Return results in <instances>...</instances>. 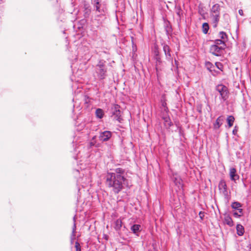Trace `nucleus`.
I'll return each instance as SVG.
<instances>
[{
  "mask_svg": "<svg viewBox=\"0 0 251 251\" xmlns=\"http://www.w3.org/2000/svg\"><path fill=\"white\" fill-rule=\"evenodd\" d=\"M205 65L207 67V68L210 71L212 70L210 69L212 66H213L212 64L210 62H206Z\"/></svg>",
  "mask_w": 251,
  "mask_h": 251,
  "instance_id": "35",
  "label": "nucleus"
},
{
  "mask_svg": "<svg viewBox=\"0 0 251 251\" xmlns=\"http://www.w3.org/2000/svg\"><path fill=\"white\" fill-rule=\"evenodd\" d=\"M105 63V61L100 60L95 67V72L97 76L100 79H103L106 76L107 69Z\"/></svg>",
  "mask_w": 251,
  "mask_h": 251,
  "instance_id": "3",
  "label": "nucleus"
},
{
  "mask_svg": "<svg viewBox=\"0 0 251 251\" xmlns=\"http://www.w3.org/2000/svg\"><path fill=\"white\" fill-rule=\"evenodd\" d=\"M231 206L233 209L238 210V209H241L242 205L239 202L234 201L231 203Z\"/></svg>",
  "mask_w": 251,
  "mask_h": 251,
  "instance_id": "26",
  "label": "nucleus"
},
{
  "mask_svg": "<svg viewBox=\"0 0 251 251\" xmlns=\"http://www.w3.org/2000/svg\"><path fill=\"white\" fill-rule=\"evenodd\" d=\"M156 54H159V52H158V51H157V50H156V51L155 50V56H156Z\"/></svg>",
  "mask_w": 251,
  "mask_h": 251,
  "instance_id": "41",
  "label": "nucleus"
},
{
  "mask_svg": "<svg viewBox=\"0 0 251 251\" xmlns=\"http://www.w3.org/2000/svg\"><path fill=\"white\" fill-rule=\"evenodd\" d=\"M219 189L221 193L225 197H227L228 193L227 189V186L225 180H221L219 184Z\"/></svg>",
  "mask_w": 251,
  "mask_h": 251,
  "instance_id": "11",
  "label": "nucleus"
},
{
  "mask_svg": "<svg viewBox=\"0 0 251 251\" xmlns=\"http://www.w3.org/2000/svg\"><path fill=\"white\" fill-rule=\"evenodd\" d=\"M234 118L232 116H229L227 118V122L229 127H231L234 121Z\"/></svg>",
  "mask_w": 251,
  "mask_h": 251,
  "instance_id": "28",
  "label": "nucleus"
},
{
  "mask_svg": "<svg viewBox=\"0 0 251 251\" xmlns=\"http://www.w3.org/2000/svg\"><path fill=\"white\" fill-rule=\"evenodd\" d=\"M216 91L220 94V99L222 102L225 101L228 97L227 88L222 84L218 85L216 87Z\"/></svg>",
  "mask_w": 251,
  "mask_h": 251,
  "instance_id": "6",
  "label": "nucleus"
},
{
  "mask_svg": "<svg viewBox=\"0 0 251 251\" xmlns=\"http://www.w3.org/2000/svg\"><path fill=\"white\" fill-rule=\"evenodd\" d=\"M161 103V110H164V112H169V109L167 106L166 102H162Z\"/></svg>",
  "mask_w": 251,
  "mask_h": 251,
  "instance_id": "32",
  "label": "nucleus"
},
{
  "mask_svg": "<svg viewBox=\"0 0 251 251\" xmlns=\"http://www.w3.org/2000/svg\"><path fill=\"white\" fill-rule=\"evenodd\" d=\"M244 186L245 187H246V184H245V183H244Z\"/></svg>",
  "mask_w": 251,
  "mask_h": 251,
  "instance_id": "42",
  "label": "nucleus"
},
{
  "mask_svg": "<svg viewBox=\"0 0 251 251\" xmlns=\"http://www.w3.org/2000/svg\"><path fill=\"white\" fill-rule=\"evenodd\" d=\"M224 222L225 224L229 226H233V222L231 217L228 215L226 214L225 215Z\"/></svg>",
  "mask_w": 251,
  "mask_h": 251,
  "instance_id": "17",
  "label": "nucleus"
},
{
  "mask_svg": "<svg viewBox=\"0 0 251 251\" xmlns=\"http://www.w3.org/2000/svg\"><path fill=\"white\" fill-rule=\"evenodd\" d=\"M2 1V0H0V1Z\"/></svg>",
  "mask_w": 251,
  "mask_h": 251,
  "instance_id": "43",
  "label": "nucleus"
},
{
  "mask_svg": "<svg viewBox=\"0 0 251 251\" xmlns=\"http://www.w3.org/2000/svg\"><path fill=\"white\" fill-rule=\"evenodd\" d=\"M166 95L165 94L162 95L161 99V102H166Z\"/></svg>",
  "mask_w": 251,
  "mask_h": 251,
  "instance_id": "37",
  "label": "nucleus"
},
{
  "mask_svg": "<svg viewBox=\"0 0 251 251\" xmlns=\"http://www.w3.org/2000/svg\"><path fill=\"white\" fill-rule=\"evenodd\" d=\"M243 215V209H238V212H235L233 213V215L234 217L237 218H239L241 217Z\"/></svg>",
  "mask_w": 251,
  "mask_h": 251,
  "instance_id": "31",
  "label": "nucleus"
},
{
  "mask_svg": "<svg viewBox=\"0 0 251 251\" xmlns=\"http://www.w3.org/2000/svg\"><path fill=\"white\" fill-rule=\"evenodd\" d=\"M141 226L137 224L133 225L131 227V230L135 234L137 235V233L140 231Z\"/></svg>",
  "mask_w": 251,
  "mask_h": 251,
  "instance_id": "24",
  "label": "nucleus"
},
{
  "mask_svg": "<svg viewBox=\"0 0 251 251\" xmlns=\"http://www.w3.org/2000/svg\"><path fill=\"white\" fill-rule=\"evenodd\" d=\"M75 248L76 251H81L80 246L78 242L75 243Z\"/></svg>",
  "mask_w": 251,
  "mask_h": 251,
  "instance_id": "34",
  "label": "nucleus"
},
{
  "mask_svg": "<svg viewBox=\"0 0 251 251\" xmlns=\"http://www.w3.org/2000/svg\"><path fill=\"white\" fill-rule=\"evenodd\" d=\"M238 13L241 16H243V11L242 9L239 10Z\"/></svg>",
  "mask_w": 251,
  "mask_h": 251,
  "instance_id": "38",
  "label": "nucleus"
},
{
  "mask_svg": "<svg viewBox=\"0 0 251 251\" xmlns=\"http://www.w3.org/2000/svg\"><path fill=\"white\" fill-rule=\"evenodd\" d=\"M95 13H107L106 4L102 0H92Z\"/></svg>",
  "mask_w": 251,
  "mask_h": 251,
  "instance_id": "4",
  "label": "nucleus"
},
{
  "mask_svg": "<svg viewBox=\"0 0 251 251\" xmlns=\"http://www.w3.org/2000/svg\"><path fill=\"white\" fill-rule=\"evenodd\" d=\"M161 117L163 119V117L165 116H169L168 112H164V110H161Z\"/></svg>",
  "mask_w": 251,
  "mask_h": 251,
  "instance_id": "36",
  "label": "nucleus"
},
{
  "mask_svg": "<svg viewBox=\"0 0 251 251\" xmlns=\"http://www.w3.org/2000/svg\"><path fill=\"white\" fill-rule=\"evenodd\" d=\"M214 45H216L217 46L222 47L223 49H225L226 47V44L225 42H224V41H223L221 39H217L215 40L214 41Z\"/></svg>",
  "mask_w": 251,
  "mask_h": 251,
  "instance_id": "21",
  "label": "nucleus"
},
{
  "mask_svg": "<svg viewBox=\"0 0 251 251\" xmlns=\"http://www.w3.org/2000/svg\"><path fill=\"white\" fill-rule=\"evenodd\" d=\"M177 15L180 16V9H179L178 11L176 12Z\"/></svg>",
  "mask_w": 251,
  "mask_h": 251,
  "instance_id": "40",
  "label": "nucleus"
},
{
  "mask_svg": "<svg viewBox=\"0 0 251 251\" xmlns=\"http://www.w3.org/2000/svg\"><path fill=\"white\" fill-rule=\"evenodd\" d=\"M91 13V8L90 6L85 4L84 5V16L85 18H88Z\"/></svg>",
  "mask_w": 251,
  "mask_h": 251,
  "instance_id": "20",
  "label": "nucleus"
},
{
  "mask_svg": "<svg viewBox=\"0 0 251 251\" xmlns=\"http://www.w3.org/2000/svg\"><path fill=\"white\" fill-rule=\"evenodd\" d=\"M220 5L219 4H214L210 10V17L212 19L214 27L217 26L220 19Z\"/></svg>",
  "mask_w": 251,
  "mask_h": 251,
  "instance_id": "2",
  "label": "nucleus"
},
{
  "mask_svg": "<svg viewBox=\"0 0 251 251\" xmlns=\"http://www.w3.org/2000/svg\"><path fill=\"white\" fill-rule=\"evenodd\" d=\"M106 13H95L94 15L91 18L92 23L97 27L102 25L104 21L106 19Z\"/></svg>",
  "mask_w": 251,
  "mask_h": 251,
  "instance_id": "5",
  "label": "nucleus"
},
{
  "mask_svg": "<svg viewBox=\"0 0 251 251\" xmlns=\"http://www.w3.org/2000/svg\"><path fill=\"white\" fill-rule=\"evenodd\" d=\"M250 251H251V249L250 250Z\"/></svg>",
  "mask_w": 251,
  "mask_h": 251,
  "instance_id": "44",
  "label": "nucleus"
},
{
  "mask_svg": "<svg viewBox=\"0 0 251 251\" xmlns=\"http://www.w3.org/2000/svg\"><path fill=\"white\" fill-rule=\"evenodd\" d=\"M199 215H200V217L202 219V216H203V213L202 212H200L199 213Z\"/></svg>",
  "mask_w": 251,
  "mask_h": 251,
  "instance_id": "39",
  "label": "nucleus"
},
{
  "mask_svg": "<svg viewBox=\"0 0 251 251\" xmlns=\"http://www.w3.org/2000/svg\"><path fill=\"white\" fill-rule=\"evenodd\" d=\"M125 173V170L121 168H116L115 170V172L113 173H108L107 174H109L110 175H118L120 176H124V174Z\"/></svg>",
  "mask_w": 251,
  "mask_h": 251,
  "instance_id": "15",
  "label": "nucleus"
},
{
  "mask_svg": "<svg viewBox=\"0 0 251 251\" xmlns=\"http://www.w3.org/2000/svg\"><path fill=\"white\" fill-rule=\"evenodd\" d=\"M164 124V126L167 127L169 128L172 126V122L169 116H165L163 117Z\"/></svg>",
  "mask_w": 251,
  "mask_h": 251,
  "instance_id": "22",
  "label": "nucleus"
},
{
  "mask_svg": "<svg viewBox=\"0 0 251 251\" xmlns=\"http://www.w3.org/2000/svg\"><path fill=\"white\" fill-rule=\"evenodd\" d=\"M127 180L125 176L117 175L106 176V185L111 189L115 194H118L124 188V185L127 183ZM128 185V184H127Z\"/></svg>",
  "mask_w": 251,
  "mask_h": 251,
  "instance_id": "1",
  "label": "nucleus"
},
{
  "mask_svg": "<svg viewBox=\"0 0 251 251\" xmlns=\"http://www.w3.org/2000/svg\"><path fill=\"white\" fill-rule=\"evenodd\" d=\"M112 136V132L110 131H104L100 133L99 139L102 142L108 141Z\"/></svg>",
  "mask_w": 251,
  "mask_h": 251,
  "instance_id": "10",
  "label": "nucleus"
},
{
  "mask_svg": "<svg viewBox=\"0 0 251 251\" xmlns=\"http://www.w3.org/2000/svg\"><path fill=\"white\" fill-rule=\"evenodd\" d=\"M73 220H74V224H73V228H72V234L71 236V244L73 243V242L75 239V230H76L75 216L74 217Z\"/></svg>",
  "mask_w": 251,
  "mask_h": 251,
  "instance_id": "16",
  "label": "nucleus"
},
{
  "mask_svg": "<svg viewBox=\"0 0 251 251\" xmlns=\"http://www.w3.org/2000/svg\"><path fill=\"white\" fill-rule=\"evenodd\" d=\"M164 27H165V29L166 34L167 35H169L170 33H171V32L172 31V28L171 24L169 21H164Z\"/></svg>",
  "mask_w": 251,
  "mask_h": 251,
  "instance_id": "19",
  "label": "nucleus"
},
{
  "mask_svg": "<svg viewBox=\"0 0 251 251\" xmlns=\"http://www.w3.org/2000/svg\"><path fill=\"white\" fill-rule=\"evenodd\" d=\"M96 136H94L93 137L91 141L89 143V147H92L96 146Z\"/></svg>",
  "mask_w": 251,
  "mask_h": 251,
  "instance_id": "33",
  "label": "nucleus"
},
{
  "mask_svg": "<svg viewBox=\"0 0 251 251\" xmlns=\"http://www.w3.org/2000/svg\"><path fill=\"white\" fill-rule=\"evenodd\" d=\"M122 226V222L121 219L117 220L115 222L114 228L116 230H119Z\"/></svg>",
  "mask_w": 251,
  "mask_h": 251,
  "instance_id": "25",
  "label": "nucleus"
},
{
  "mask_svg": "<svg viewBox=\"0 0 251 251\" xmlns=\"http://www.w3.org/2000/svg\"><path fill=\"white\" fill-rule=\"evenodd\" d=\"M162 45H163V49L165 54L166 59L171 61L172 57L170 53L171 50L169 46L165 44H162Z\"/></svg>",
  "mask_w": 251,
  "mask_h": 251,
  "instance_id": "12",
  "label": "nucleus"
},
{
  "mask_svg": "<svg viewBox=\"0 0 251 251\" xmlns=\"http://www.w3.org/2000/svg\"><path fill=\"white\" fill-rule=\"evenodd\" d=\"M155 59L156 60V72H158L161 70L160 67L162 63L160 55L158 54H156V56H155Z\"/></svg>",
  "mask_w": 251,
  "mask_h": 251,
  "instance_id": "18",
  "label": "nucleus"
},
{
  "mask_svg": "<svg viewBox=\"0 0 251 251\" xmlns=\"http://www.w3.org/2000/svg\"><path fill=\"white\" fill-rule=\"evenodd\" d=\"M224 49L222 47H219L216 45H212L210 48V52L213 54L219 56H220Z\"/></svg>",
  "mask_w": 251,
  "mask_h": 251,
  "instance_id": "9",
  "label": "nucleus"
},
{
  "mask_svg": "<svg viewBox=\"0 0 251 251\" xmlns=\"http://www.w3.org/2000/svg\"><path fill=\"white\" fill-rule=\"evenodd\" d=\"M174 182L179 189L183 187V181L179 176L176 173H173V178Z\"/></svg>",
  "mask_w": 251,
  "mask_h": 251,
  "instance_id": "8",
  "label": "nucleus"
},
{
  "mask_svg": "<svg viewBox=\"0 0 251 251\" xmlns=\"http://www.w3.org/2000/svg\"><path fill=\"white\" fill-rule=\"evenodd\" d=\"M237 233L239 236H242L244 233V228L241 225L238 224L236 226Z\"/></svg>",
  "mask_w": 251,
  "mask_h": 251,
  "instance_id": "23",
  "label": "nucleus"
},
{
  "mask_svg": "<svg viewBox=\"0 0 251 251\" xmlns=\"http://www.w3.org/2000/svg\"><path fill=\"white\" fill-rule=\"evenodd\" d=\"M219 37L221 39V40L225 42L227 38V36L225 32L221 31L219 33Z\"/></svg>",
  "mask_w": 251,
  "mask_h": 251,
  "instance_id": "30",
  "label": "nucleus"
},
{
  "mask_svg": "<svg viewBox=\"0 0 251 251\" xmlns=\"http://www.w3.org/2000/svg\"><path fill=\"white\" fill-rule=\"evenodd\" d=\"M225 120L223 116H219L216 120L215 122L213 124V128L215 130L218 129L220 126L223 125V122Z\"/></svg>",
  "mask_w": 251,
  "mask_h": 251,
  "instance_id": "13",
  "label": "nucleus"
},
{
  "mask_svg": "<svg viewBox=\"0 0 251 251\" xmlns=\"http://www.w3.org/2000/svg\"><path fill=\"white\" fill-rule=\"evenodd\" d=\"M209 30V25L207 23H205L202 25V31L204 34H206Z\"/></svg>",
  "mask_w": 251,
  "mask_h": 251,
  "instance_id": "29",
  "label": "nucleus"
},
{
  "mask_svg": "<svg viewBox=\"0 0 251 251\" xmlns=\"http://www.w3.org/2000/svg\"><path fill=\"white\" fill-rule=\"evenodd\" d=\"M96 115L97 118L101 119L104 115L103 111L100 108H98L96 110Z\"/></svg>",
  "mask_w": 251,
  "mask_h": 251,
  "instance_id": "27",
  "label": "nucleus"
},
{
  "mask_svg": "<svg viewBox=\"0 0 251 251\" xmlns=\"http://www.w3.org/2000/svg\"><path fill=\"white\" fill-rule=\"evenodd\" d=\"M120 106L118 104H114L112 107V112L114 118L119 123H121L122 118L121 115V111L120 110Z\"/></svg>",
  "mask_w": 251,
  "mask_h": 251,
  "instance_id": "7",
  "label": "nucleus"
},
{
  "mask_svg": "<svg viewBox=\"0 0 251 251\" xmlns=\"http://www.w3.org/2000/svg\"><path fill=\"white\" fill-rule=\"evenodd\" d=\"M229 176L230 179L234 181H236V180L239 179V176L237 174L236 170L234 168H230Z\"/></svg>",
  "mask_w": 251,
  "mask_h": 251,
  "instance_id": "14",
  "label": "nucleus"
}]
</instances>
